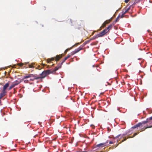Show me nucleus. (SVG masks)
Listing matches in <instances>:
<instances>
[{
    "label": "nucleus",
    "mask_w": 152,
    "mask_h": 152,
    "mask_svg": "<svg viewBox=\"0 0 152 152\" xmlns=\"http://www.w3.org/2000/svg\"><path fill=\"white\" fill-rule=\"evenodd\" d=\"M151 127H152V125L151 126H147L146 127H145L144 129L142 131H143V130H145V129H147V128H151Z\"/></svg>",
    "instance_id": "nucleus-28"
},
{
    "label": "nucleus",
    "mask_w": 152,
    "mask_h": 152,
    "mask_svg": "<svg viewBox=\"0 0 152 152\" xmlns=\"http://www.w3.org/2000/svg\"><path fill=\"white\" fill-rule=\"evenodd\" d=\"M55 59V58H48L47 60V62L49 63L51 61H54Z\"/></svg>",
    "instance_id": "nucleus-11"
},
{
    "label": "nucleus",
    "mask_w": 152,
    "mask_h": 152,
    "mask_svg": "<svg viewBox=\"0 0 152 152\" xmlns=\"http://www.w3.org/2000/svg\"><path fill=\"white\" fill-rule=\"evenodd\" d=\"M67 21L69 24H70L72 25H73L72 24V20L71 19H69L67 20Z\"/></svg>",
    "instance_id": "nucleus-19"
},
{
    "label": "nucleus",
    "mask_w": 152,
    "mask_h": 152,
    "mask_svg": "<svg viewBox=\"0 0 152 152\" xmlns=\"http://www.w3.org/2000/svg\"><path fill=\"white\" fill-rule=\"evenodd\" d=\"M9 83H7L3 86V91H5V90L9 86Z\"/></svg>",
    "instance_id": "nucleus-12"
},
{
    "label": "nucleus",
    "mask_w": 152,
    "mask_h": 152,
    "mask_svg": "<svg viewBox=\"0 0 152 152\" xmlns=\"http://www.w3.org/2000/svg\"><path fill=\"white\" fill-rule=\"evenodd\" d=\"M56 71H54V70L53 71H51V70L50 69L45 70L43 71L42 72V73L39 75L40 76H39V79H42L43 78L47 76L48 75L50 74L53 73L54 72H55Z\"/></svg>",
    "instance_id": "nucleus-1"
},
{
    "label": "nucleus",
    "mask_w": 152,
    "mask_h": 152,
    "mask_svg": "<svg viewBox=\"0 0 152 152\" xmlns=\"http://www.w3.org/2000/svg\"><path fill=\"white\" fill-rule=\"evenodd\" d=\"M150 31L149 30H148V32H149V31Z\"/></svg>",
    "instance_id": "nucleus-37"
},
{
    "label": "nucleus",
    "mask_w": 152,
    "mask_h": 152,
    "mask_svg": "<svg viewBox=\"0 0 152 152\" xmlns=\"http://www.w3.org/2000/svg\"><path fill=\"white\" fill-rule=\"evenodd\" d=\"M54 65V64H53V65H52V66H53V65Z\"/></svg>",
    "instance_id": "nucleus-38"
},
{
    "label": "nucleus",
    "mask_w": 152,
    "mask_h": 152,
    "mask_svg": "<svg viewBox=\"0 0 152 152\" xmlns=\"http://www.w3.org/2000/svg\"><path fill=\"white\" fill-rule=\"evenodd\" d=\"M134 133L132 136V137H135V136H136V135H137V134L138 133Z\"/></svg>",
    "instance_id": "nucleus-30"
},
{
    "label": "nucleus",
    "mask_w": 152,
    "mask_h": 152,
    "mask_svg": "<svg viewBox=\"0 0 152 152\" xmlns=\"http://www.w3.org/2000/svg\"><path fill=\"white\" fill-rule=\"evenodd\" d=\"M80 26H81V23L80 24H77L76 25V28H77V29H80Z\"/></svg>",
    "instance_id": "nucleus-20"
},
{
    "label": "nucleus",
    "mask_w": 152,
    "mask_h": 152,
    "mask_svg": "<svg viewBox=\"0 0 152 152\" xmlns=\"http://www.w3.org/2000/svg\"><path fill=\"white\" fill-rule=\"evenodd\" d=\"M141 124L140 123H139L136 125H135L134 126L132 127V128L134 129L136 128H137L138 127H141L140 126V125Z\"/></svg>",
    "instance_id": "nucleus-10"
},
{
    "label": "nucleus",
    "mask_w": 152,
    "mask_h": 152,
    "mask_svg": "<svg viewBox=\"0 0 152 152\" xmlns=\"http://www.w3.org/2000/svg\"><path fill=\"white\" fill-rule=\"evenodd\" d=\"M107 32V31L106 29H105L99 34V37H103L105 35Z\"/></svg>",
    "instance_id": "nucleus-5"
},
{
    "label": "nucleus",
    "mask_w": 152,
    "mask_h": 152,
    "mask_svg": "<svg viewBox=\"0 0 152 152\" xmlns=\"http://www.w3.org/2000/svg\"><path fill=\"white\" fill-rule=\"evenodd\" d=\"M30 78L29 80L31 81H33L35 80H37L39 79V76L37 75H34L32 74H29L26 76L23 77V79H27Z\"/></svg>",
    "instance_id": "nucleus-2"
},
{
    "label": "nucleus",
    "mask_w": 152,
    "mask_h": 152,
    "mask_svg": "<svg viewBox=\"0 0 152 152\" xmlns=\"http://www.w3.org/2000/svg\"><path fill=\"white\" fill-rule=\"evenodd\" d=\"M129 0H125L124 1L126 3H127Z\"/></svg>",
    "instance_id": "nucleus-31"
},
{
    "label": "nucleus",
    "mask_w": 152,
    "mask_h": 152,
    "mask_svg": "<svg viewBox=\"0 0 152 152\" xmlns=\"http://www.w3.org/2000/svg\"><path fill=\"white\" fill-rule=\"evenodd\" d=\"M152 120V116L150 117L149 118H147L146 121H143L142 122L139 123H140L141 124L140 125V126L141 127L142 126V124H145L146 123H148V122H150Z\"/></svg>",
    "instance_id": "nucleus-4"
},
{
    "label": "nucleus",
    "mask_w": 152,
    "mask_h": 152,
    "mask_svg": "<svg viewBox=\"0 0 152 152\" xmlns=\"http://www.w3.org/2000/svg\"><path fill=\"white\" fill-rule=\"evenodd\" d=\"M18 65L20 66H22L23 65V63H20L18 64Z\"/></svg>",
    "instance_id": "nucleus-29"
},
{
    "label": "nucleus",
    "mask_w": 152,
    "mask_h": 152,
    "mask_svg": "<svg viewBox=\"0 0 152 152\" xmlns=\"http://www.w3.org/2000/svg\"><path fill=\"white\" fill-rule=\"evenodd\" d=\"M6 93V92L5 91H2V92L0 94V100L5 95Z\"/></svg>",
    "instance_id": "nucleus-9"
},
{
    "label": "nucleus",
    "mask_w": 152,
    "mask_h": 152,
    "mask_svg": "<svg viewBox=\"0 0 152 152\" xmlns=\"http://www.w3.org/2000/svg\"><path fill=\"white\" fill-rule=\"evenodd\" d=\"M42 67H41L40 65H39L38 67H36V69H38L39 70H41L43 67L45 65V64H42Z\"/></svg>",
    "instance_id": "nucleus-13"
},
{
    "label": "nucleus",
    "mask_w": 152,
    "mask_h": 152,
    "mask_svg": "<svg viewBox=\"0 0 152 152\" xmlns=\"http://www.w3.org/2000/svg\"><path fill=\"white\" fill-rule=\"evenodd\" d=\"M106 24V22H104L102 24V26L100 27L101 29V28H104V27H105Z\"/></svg>",
    "instance_id": "nucleus-23"
},
{
    "label": "nucleus",
    "mask_w": 152,
    "mask_h": 152,
    "mask_svg": "<svg viewBox=\"0 0 152 152\" xmlns=\"http://www.w3.org/2000/svg\"><path fill=\"white\" fill-rule=\"evenodd\" d=\"M16 85H17V84H14L13 83H12V85L9 88V90H10Z\"/></svg>",
    "instance_id": "nucleus-15"
},
{
    "label": "nucleus",
    "mask_w": 152,
    "mask_h": 152,
    "mask_svg": "<svg viewBox=\"0 0 152 152\" xmlns=\"http://www.w3.org/2000/svg\"><path fill=\"white\" fill-rule=\"evenodd\" d=\"M112 27L113 25L112 24H110L106 29L108 32L111 29H112Z\"/></svg>",
    "instance_id": "nucleus-14"
},
{
    "label": "nucleus",
    "mask_w": 152,
    "mask_h": 152,
    "mask_svg": "<svg viewBox=\"0 0 152 152\" xmlns=\"http://www.w3.org/2000/svg\"><path fill=\"white\" fill-rule=\"evenodd\" d=\"M130 7H129V8H128L127 9H126V10H127V11H128L130 10Z\"/></svg>",
    "instance_id": "nucleus-32"
},
{
    "label": "nucleus",
    "mask_w": 152,
    "mask_h": 152,
    "mask_svg": "<svg viewBox=\"0 0 152 152\" xmlns=\"http://www.w3.org/2000/svg\"><path fill=\"white\" fill-rule=\"evenodd\" d=\"M24 81L26 83H28V80H24Z\"/></svg>",
    "instance_id": "nucleus-33"
},
{
    "label": "nucleus",
    "mask_w": 152,
    "mask_h": 152,
    "mask_svg": "<svg viewBox=\"0 0 152 152\" xmlns=\"http://www.w3.org/2000/svg\"><path fill=\"white\" fill-rule=\"evenodd\" d=\"M82 48H80V47L79 48H77V49H76L75 51H72L71 53V55H70L71 56L74 54L77 53L79 52L80 50L82 49Z\"/></svg>",
    "instance_id": "nucleus-7"
},
{
    "label": "nucleus",
    "mask_w": 152,
    "mask_h": 152,
    "mask_svg": "<svg viewBox=\"0 0 152 152\" xmlns=\"http://www.w3.org/2000/svg\"><path fill=\"white\" fill-rule=\"evenodd\" d=\"M99 34H98L96 35L95 36H94L92 38H91V40L94 39L98 37H99Z\"/></svg>",
    "instance_id": "nucleus-16"
},
{
    "label": "nucleus",
    "mask_w": 152,
    "mask_h": 152,
    "mask_svg": "<svg viewBox=\"0 0 152 152\" xmlns=\"http://www.w3.org/2000/svg\"><path fill=\"white\" fill-rule=\"evenodd\" d=\"M100 152H102V151H101Z\"/></svg>",
    "instance_id": "nucleus-39"
},
{
    "label": "nucleus",
    "mask_w": 152,
    "mask_h": 152,
    "mask_svg": "<svg viewBox=\"0 0 152 152\" xmlns=\"http://www.w3.org/2000/svg\"><path fill=\"white\" fill-rule=\"evenodd\" d=\"M34 63H32L31 64H29L28 65L29 67L30 68H34Z\"/></svg>",
    "instance_id": "nucleus-17"
},
{
    "label": "nucleus",
    "mask_w": 152,
    "mask_h": 152,
    "mask_svg": "<svg viewBox=\"0 0 152 152\" xmlns=\"http://www.w3.org/2000/svg\"><path fill=\"white\" fill-rule=\"evenodd\" d=\"M72 47L70 48H68L66 49L65 50V51L64 53L66 54L68 51L70 50L72 48Z\"/></svg>",
    "instance_id": "nucleus-21"
},
{
    "label": "nucleus",
    "mask_w": 152,
    "mask_h": 152,
    "mask_svg": "<svg viewBox=\"0 0 152 152\" xmlns=\"http://www.w3.org/2000/svg\"><path fill=\"white\" fill-rule=\"evenodd\" d=\"M120 15L119 14L118 16L117 17L115 20V22H118L119 20V18H120Z\"/></svg>",
    "instance_id": "nucleus-22"
},
{
    "label": "nucleus",
    "mask_w": 152,
    "mask_h": 152,
    "mask_svg": "<svg viewBox=\"0 0 152 152\" xmlns=\"http://www.w3.org/2000/svg\"><path fill=\"white\" fill-rule=\"evenodd\" d=\"M71 56L69 55H68L63 60V61L61 64H58L57 66L54 69V71H57L59 69L61 68V65L68 58Z\"/></svg>",
    "instance_id": "nucleus-3"
},
{
    "label": "nucleus",
    "mask_w": 152,
    "mask_h": 152,
    "mask_svg": "<svg viewBox=\"0 0 152 152\" xmlns=\"http://www.w3.org/2000/svg\"><path fill=\"white\" fill-rule=\"evenodd\" d=\"M111 21V20L109 19L108 20H106L104 22H106V24H107L109 23Z\"/></svg>",
    "instance_id": "nucleus-25"
},
{
    "label": "nucleus",
    "mask_w": 152,
    "mask_h": 152,
    "mask_svg": "<svg viewBox=\"0 0 152 152\" xmlns=\"http://www.w3.org/2000/svg\"><path fill=\"white\" fill-rule=\"evenodd\" d=\"M108 142H107L105 143H101L97 145L96 147H99V148H102L104 147L106 145V144Z\"/></svg>",
    "instance_id": "nucleus-6"
},
{
    "label": "nucleus",
    "mask_w": 152,
    "mask_h": 152,
    "mask_svg": "<svg viewBox=\"0 0 152 152\" xmlns=\"http://www.w3.org/2000/svg\"><path fill=\"white\" fill-rule=\"evenodd\" d=\"M128 12L127 10H126V9H125L124 10H123L122 12L124 13V14H125L126 13Z\"/></svg>",
    "instance_id": "nucleus-18"
},
{
    "label": "nucleus",
    "mask_w": 152,
    "mask_h": 152,
    "mask_svg": "<svg viewBox=\"0 0 152 152\" xmlns=\"http://www.w3.org/2000/svg\"><path fill=\"white\" fill-rule=\"evenodd\" d=\"M113 143V142L112 141H110L109 142V144H112Z\"/></svg>",
    "instance_id": "nucleus-34"
},
{
    "label": "nucleus",
    "mask_w": 152,
    "mask_h": 152,
    "mask_svg": "<svg viewBox=\"0 0 152 152\" xmlns=\"http://www.w3.org/2000/svg\"><path fill=\"white\" fill-rule=\"evenodd\" d=\"M62 54L57 55L55 58L56 61H58L59 60L62 58Z\"/></svg>",
    "instance_id": "nucleus-8"
},
{
    "label": "nucleus",
    "mask_w": 152,
    "mask_h": 152,
    "mask_svg": "<svg viewBox=\"0 0 152 152\" xmlns=\"http://www.w3.org/2000/svg\"><path fill=\"white\" fill-rule=\"evenodd\" d=\"M78 152H88L86 151H78Z\"/></svg>",
    "instance_id": "nucleus-36"
},
{
    "label": "nucleus",
    "mask_w": 152,
    "mask_h": 152,
    "mask_svg": "<svg viewBox=\"0 0 152 152\" xmlns=\"http://www.w3.org/2000/svg\"><path fill=\"white\" fill-rule=\"evenodd\" d=\"M111 21V20L109 19L108 20H106L104 22H106V24H107L109 23Z\"/></svg>",
    "instance_id": "nucleus-26"
},
{
    "label": "nucleus",
    "mask_w": 152,
    "mask_h": 152,
    "mask_svg": "<svg viewBox=\"0 0 152 152\" xmlns=\"http://www.w3.org/2000/svg\"><path fill=\"white\" fill-rule=\"evenodd\" d=\"M121 13H122V14L121 15H120V18H123L124 16V15L125 14H124V13L122 12Z\"/></svg>",
    "instance_id": "nucleus-27"
},
{
    "label": "nucleus",
    "mask_w": 152,
    "mask_h": 152,
    "mask_svg": "<svg viewBox=\"0 0 152 152\" xmlns=\"http://www.w3.org/2000/svg\"><path fill=\"white\" fill-rule=\"evenodd\" d=\"M20 81L19 82L18 81L16 80L15 82H13V83L14 84H17V85H18L20 83Z\"/></svg>",
    "instance_id": "nucleus-24"
},
{
    "label": "nucleus",
    "mask_w": 152,
    "mask_h": 152,
    "mask_svg": "<svg viewBox=\"0 0 152 152\" xmlns=\"http://www.w3.org/2000/svg\"><path fill=\"white\" fill-rule=\"evenodd\" d=\"M150 123V124H152V120L150 122H148Z\"/></svg>",
    "instance_id": "nucleus-35"
}]
</instances>
